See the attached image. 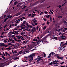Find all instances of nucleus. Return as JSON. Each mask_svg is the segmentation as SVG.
I'll list each match as a JSON object with an SVG mask.
<instances>
[{
	"label": "nucleus",
	"instance_id": "f257e3e1",
	"mask_svg": "<svg viewBox=\"0 0 67 67\" xmlns=\"http://www.w3.org/2000/svg\"><path fill=\"white\" fill-rule=\"evenodd\" d=\"M42 42L43 44H44V42H47L48 43L47 41L46 40V39L45 37L43 38L41 40V41L40 40L38 41L37 43V44H39V43H40V42Z\"/></svg>",
	"mask_w": 67,
	"mask_h": 67
},
{
	"label": "nucleus",
	"instance_id": "f03ea898",
	"mask_svg": "<svg viewBox=\"0 0 67 67\" xmlns=\"http://www.w3.org/2000/svg\"><path fill=\"white\" fill-rule=\"evenodd\" d=\"M35 56V54H32L29 56V58L30 59L29 60V63H31L33 60V57Z\"/></svg>",
	"mask_w": 67,
	"mask_h": 67
},
{
	"label": "nucleus",
	"instance_id": "7ed1b4c3",
	"mask_svg": "<svg viewBox=\"0 0 67 67\" xmlns=\"http://www.w3.org/2000/svg\"><path fill=\"white\" fill-rule=\"evenodd\" d=\"M8 42H10V43H14V41L12 39V38H11L10 39L9 38L8 41Z\"/></svg>",
	"mask_w": 67,
	"mask_h": 67
},
{
	"label": "nucleus",
	"instance_id": "20e7f679",
	"mask_svg": "<svg viewBox=\"0 0 67 67\" xmlns=\"http://www.w3.org/2000/svg\"><path fill=\"white\" fill-rule=\"evenodd\" d=\"M41 57H38V58H37V59H36L38 63H41V61H40V60H42V59H41Z\"/></svg>",
	"mask_w": 67,
	"mask_h": 67
},
{
	"label": "nucleus",
	"instance_id": "39448f33",
	"mask_svg": "<svg viewBox=\"0 0 67 67\" xmlns=\"http://www.w3.org/2000/svg\"><path fill=\"white\" fill-rule=\"evenodd\" d=\"M58 62H59V61H58V60H55L53 62V64H58V63H58Z\"/></svg>",
	"mask_w": 67,
	"mask_h": 67
},
{
	"label": "nucleus",
	"instance_id": "423d86ee",
	"mask_svg": "<svg viewBox=\"0 0 67 67\" xmlns=\"http://www.w3.org/2000/svg\"><path fill=\"white\" fill-rule=\"evenodd\" d=\"M13 47V48L14 49H16V48H18V47L16 45L14 46V44L12 45Z\"/></svg>",
	"mask_w": 67,
	"mask_h": 67
},
{
	"label": "nucleus",
	"instance_id": "0eeeda50",
	"mask_svg": "<svg viewBox=\"0 0 67 67\" xmlns=\"http://www.w3.org/2000/svg\"><path fill=\"white\" fill-rule=\"evenodd\" d=\"M26 21H23V23H22L21 24V26H25V25H24L25 24V23H26Z\"/></svg>",
	"mask_w": 67,
	"mask_h": 67
},
{
	"label": "nucleus",
	"instance_id": "6e6552de",
	"mask_svg": "<svg viewBox=\"0 0 67 67\" xmlns=\"http://www.w3.org/2000/svg\"><path fill=\"white\" fill-rule=\"evenodd\" d=\"M57 58H58V59H61V60L63 59H64V58H63V57H59L58 56H57Z\"/></svg>",
	"mask_w": 67,
	"mask_h": 67
},
{
	"label": "nucleus",
	"instance_id": "1a4fd4ad",
	"mask_svg": "<svg viewBox=\"0 0 67 67\" xmlns=\"http://www.w3.org/2000/svg\"><path fill=\"white\" fill-rule=\"evenodd\" d=\"M21 14V12H20L19 13H18L16 14H15V15L16 16H18V15H20V14Z\"/></svg>",
	"mask_w": 67,
	"mask_h": 67
},
{
	"label": "nucleus",
	"instance_id": "9d476101",
	"mask_svg": "<svg viewBox=\"0 0 67 67\" xmlns=\"http://www.w3.org/2000/svg\"><path fill=\"white\" fill-rule=\"evenodd\" d=\"M35 18H34V19H33L32 20V21L35 23H36V22H37V20H35Z\"/></svg>",
	"mask_w": 67,
	"mask_h": 67
},
{
	"label": "nucleus",
	"instance_id": "9b49d317",
	"mask_svg": "<svg viewBox=\"0 0 67 67\" xmlns=\"http://www.w3.org/2000/svg\"><path fill=\"white\" fill-rule=\"evenodd\" d=\"M20 21V19H18V20H16V21H15V22L16 23H18V24H19V21Z\"/></svg>",
	"mask_w": 67,
	"mask_h": 67
},
{
	"label": "nucleus",
	"instance_id": "f8f14e48",
	"mask_svg": "<svg viewBox=\"0 0 67 67\" xmlns=\"http://www.w3.org/2000/svg\"><path fill=\"white\" fill-rule=\"evenodd\" d=\"M9 64H10L9 62L7 63H5V64L4 65L5 66H8V65H9Z\"/></svg>",
	"mask_w": 67,
	"mask_h": 67
},
{
	"label": "nucleus",
	"instance_id": "ddd939ff",
	"mask_svg": "<svg viewBox=\"0 0 67 67\" xmlns=\"http://www.w3.org/2000/svg\"><path fill=\"white\" fill-rule=\"evenodd\" d=\"M22 26L21 25V26H20V27H21L22 30H23V29H25V27H22Z\"/></svg>",
	"mask_w": 67,
	"mask_h": 67
},
{
	"label": "nucleus",
	"instance_id": "4468645a",
	"mask_svg": "<svg viewBox=\"0 0 67 67\" xmlns=\"http://www.w3.org/2000/svg\"><path fill=\"white\" fill-rule=\"evenodd\" d=\"M9 33H11V34H14V35H15V33L13 32H11L10 31L9 32Z\"/></svg>",
	"mask_w": 67,
	"mask_h": 67
},
{
	"label": "nucleus",
	"instance_id": "2eb2a0df",
	"mask_svg": "<svg viewBox=\"0 0 67 67\" xmlns=\"http://www.w3.org/2000/svg\"><path fill=\"white\" fill-rule=\"evenodd\" d=\"M23 51L22 50L20 52H19V53H18L19 54V55H20V54H21V53H22V52Z\"/></svg>",
	"mask_w": 67,
	"mask_h": 67
},
{
	"label": "nucleus",
	"instance_id": "dca6fc26",
	"mask_svg": "<svg viewBox=\"0 0 67 67\" xmlns=\"http://www.w3.org/2000/svg\"><path fill=\"white\" fill-rule=\"evenodd\" d=\"M41 57V58H42L44 57V56L43 54H41L40 55V57Z\"/></svg>",
	"mask_w": 67,
	"mask_h": 67
},
{
	"label": "nucleus",
	"instance_id": "f3484780",
	"mask_svg": "<svg viewBox=\"0 0 67 67\" xmlns=\"http://www.w3.org/2000/svg\"><path fill=\"white\" fill-rule=\"evenodd\" d=\"M18 3V2H14V3L13 4L14 5H15L16 4Z\"/></svg>",
	"mask_w": 67,
	"mask_h": 67
},
{
	"label": "nucleus",
	"instance_id": "a211bd4d",
	"mask_svg": "<svg viewBox=\"0 0 67 67\" xmlns=\"http://www.w3.org/2000/svg\"><path fill=\"white\" fill-rule=\"evenodd\" d=\"M16 41H17V42H21V40L18 39L17 40H16Z\"/></svg>",
	"mask_w": 67,
	"mask_h": 67
},
{
	"label": "nucleus",
	"instance_id": "6ab92c4d",
	"mask_svg": "<svg viewBox=\"0 0 67 67\" xmlns=\"http://www.w3.org/2000/svg\"><path fill=\"white\" fill-rule=\"evenodd\" d=\"M7 18H9V19L11 18V17H12V16H10V15H9L8 16H7Z\"/></svg>",
	"mask_w": 67,
	"mask_h": 67
},
{
	"label": "nucleus",
	"instance_id": "aec40b11",
	"mask_svg": "<svg viewBox=\"0 0 67 67\" xmlns=\"http://www.w3.org/2000/svg\"><path fill=\"white\" fill-rule=\"evenodd\" d=\"M27 26H25V27H26V28H28L30 26V25H27Z\"/></svg>",
	"mask_w": 67,
	"mask_h": 67
},
{
	"label": "nucleus",
	"instance_id": "412c9836",
	"mask_svg": "<svg viewBox=\"0 0 67 67\" xmlns=\"http://www.w3.org/2000/svg\"><path fill=\"white\" fill-rule=\"evenodd\" d=\"M16 37L17 38H18V39H21L20 37H19V36H16Z\"/></svg>",
	"mask_w": 67,
	"mask_h": 67
},
{
	"label": "nucleus",
	"instance_id": "4be33fe9",
	"mask_svg": "<svg viewBox=\"0 0 67 67\" xmlns=\"http://www.w3.org/2000/svg\"><path fill=\"white\" fill-rule=\"evenodd\" d=\"M61 38H62V39H65V36H61Z\"/></svg>",
	"mask_w": 67,
	"mask_h": 67
},
{
	"label": "nucleus",
	"instance_id": "5701e85b",
	"mask_svg": "<svg viewBox=\"0 0 67 67\" xmlns=\"http://www.w3.org/2000/svg\"><path fill=\"white\" fill-rule=\"evenodd\" d=\"M13 31L14 32H15V34H18V32L14 31Z\"/></svg>",
	"mask_w": 67,
	"mask_h": 67
},
{
	"label": "nucleus",
	"instance_id": "b1692460",
	"mask_svg": "<svg viewBox=\"0 0 67 67\" xmlns=\"http://www.w3.org/2000/svg\"><path fill=\"white\" fill-rule=\"evenodd\" d=\"M67 44V41L66 42V43L64 44L63 45V46H64V45H65Z\"/></svg>",
	"mask_w": 67,
	"mask_h": 67
},
{
	"label": "nucleus",
	"instance_id": "393cba45",
	"mask_svg": "<svg viewBox=\"0 0 67 67\" xmlns=\"http://www.w3.org/2000/svg\"><path fill=\"white\" fill-rule=\"evenodd\" d=\"M63 23L65 24H67V23L66 22V21H64L63 22Z\"/></svg>",
	"mask_w": 67,
	"mask_h": 67
},
{
	"label": "nucleus",
	"instance_id": "a878e982",
	"mask_svg": "<svg viewBox=\"0 0 67 67\" xmlns=\"http://www.w3.org/2000/svg\"><path fill=\"white\" fill-rule=\"evenodd\" d=\"M4 45V44H3V43H0V46H3V45Z\"/></svg>",
	"mask_w": 67,
	"mask_h": 67
},
{
	"label": "nucleus",
	"instance_id": "bb28decb",
	"mask_svg": "<svg viewBox=\"0 0 67 67\" xmlns=\"http://www.w3.org/2000/svg\"><path fill=\"white\" fill-rule=\"evenodd\" d=\"M58 9H59L60 8H61L62 6H61V5H59V6H58Z\"/></svg>",
	"mask_w": 67,
	"mask_h": 67
},
{
	"label": "nucleus",
	"instance_id": "cd10ccee",
	"mask_svg": "<svg viewBox=\"0 0 67 67\" xmlns=\"http://www.w3.org/2000/svg\"><path fill=\"white\" fill-rule=\"evenodd\" d=\"M27 52H28V51H26L25 52H24V53H23V55H24V54H26V53H27Z\"/></svg>",
	"mask_w": 67,
	"mask_h": 67
},
{
	"label": "nucleus",
	"instance_id": "c85d7f7f",
	"mask_svg": "<svg viewBox=\"0 0 67 67\" xmlns=\"http://www.w3.org/2000/svg\"><path fill=\"white\" fill-rule=\"evenodd\" d=\"M16 45H17V46H20V45H21V44L18 43L16 44Z\"/></svg>",
	"mask_w": 67,
	"mask_h": 67
},
{
	"label": "nucleus",
	"instance_id": "c756f323",
	"mask_svg": "<svg viewBox=\"0 0 67 67\" xmlns=\"http://www.w3.org/2000/svg\"><path fill=\"white\" fill-rule=\"evenodd\" d=\"M64 62H60V64H61V65H62L63 64V63H64Z\"/></svg>",
	"mask_w": 67,
	"mask_h": 67
},
{
	"label": "nucleus",
	"instance_id": "7c9ffc66",
	"mask_svg": "<svg viewBox=\"0 0 67 67\" xmlns=\"http://www.w3.org/2000/svg\"><path fill=\"white\" fill-rule=\"evenodd\" d=\"M19 55V53H18L15 55V56H18V55Z\"/></svg>",
	"mask_w": 67,
	"mask_h": 67
},
{
	"label": "nucleus",
	"instance_id": "2f4dec72",
	"mask_svg": "<svg viewBox=\"0 0 67 67\" xmlns=\"http://www.w3.org/2000/svg\"><path fill=\"white\" fill-rule=\"evenodd\" d=\"M4 43H7V42H8V41H6V40H4Z\"/></svg>",
	"mask_w": 67,
	"mask_h": 67
},
{
	"label": "nucleus",
	"instance_id": "473e14b6",
	"mask_svg": "<svg viewBox=\"0 0 67 67\" xmlns=\"http://www.w3.org/2000/svg\"><path fill=\"white\" fill-rule=\"evenodd\" d=\"M19 59V57H17V58H16L15 59Z\"/></svg>",
	"mask_w": 67,
	"mask_h": 67
},
{
	"label": "nucleus",
	"instance_id": "72a5a7b5",
	"mask_svg": "<svg viewBox=\"0 0 67 67\" xmlns=\"http://www.w3.org/2000/svg\"><path fill=\"white\" fill-rule=\"evenodd\" d=\"M59 25V23H58L57 25H55V26H58V25Z\"/></svg>",
	"mask_w": 67,
	"mask_h": 67
},
{
	"label": "nucleus",
	"instance_id": "f704fd0d",
	"mask_svg": "<svg viewBox=\"0 0 67 67\" xmlns=\"http://www.w3.org/2000/svg\"><path fill=\"white\" fill-rule=\"evenodd\" d=\"M33 29L35 31H36V28L35 27H34L33 28Z\"/></svg>",
	"mask_w": 67,
	"mask_h": 67
},
{
	"label": "nucleus",
	"instance_id": "c9c22d12",
	"mask_svg": "<svg viewBox=\"0 0 67 67\" xmlns=\"http://www.w3.org/2000/svg\"><path fill=\"white\" fill-rule=\"evenodd\" d=\"M54 39L55 40H57V37L53 36Z\"/></svg>",
	"mask_w": 67,
	"mask_h": 67
},
{
	"label": "nucleus",
	"instance_id": "e433bc0d",
	"mask_svg": "<svg viewBox=\"0 0 67 67\" xmlns=\"http://www.w3.org/2000/svg\"><path fill=\"white\" fill-rule=\"evenodd\" d=\"M8 19V17H7L6 19H5L4 20V22H5V21H7V19Z\"/></svg>",
	"mask_w": 67,
	"mask_h": 67
},
{
	"label": "nucleus",
	"instance_id": "4c0bfd02",
	"mask_svg": "<svg viewBox=\"0 0 67 67\" xmlns=\"http://www.w3.org/2000/svg\"><path fill=\"white\" fill-rule=\"evenodd\" d=\"M28 30V29L27 28L26 29H23V31H26V30Z\"/></svg>",
	"mask_w": 67,
	"mask_h": 67
},
{
	"label": "nucleus",
	"instance_id": "58836bf2",
	"mask_svg": "<svg viewBox=\"0 0 67 67\" xmlns=\"http://www.w3.org/2000/svg\"><path fill=\"white\" fill-rule=\"evenodd\" d=\"M44 14V13L43 12H41V13L40 14V15H43Z\"/></svg>",
	"mask_w": 67,
	"mask_h": 67
},
{
	"label": "nucleus",
	"instance_id": "ea45409f",
	"mask_svg": "<svg viewBox=\"0 0 67 67\" xmlns=\"http://www.w3.org/2000/svg\"><path fill=\"white\" fill-rule=\"evenodd\" d=\"M3 46H5V47H8V46L5 44H4V45H3Z\"/></svg>",
	"mask_w": 67,
	"mask_h": 67
},
{
	"label": "nucleus",
	"instance_id": "a19ab883",
	"mask_svg": "<svg viewBox=\"0 0 67 67\" xmlns=\"http://www.w3.org/2000/svg\"><path fill=\"white\" fill-rule=\"evenodd\" d=\"M53 64V62H51L50 63H49V65H52V64Z\"/></svg>",
	"mask_w": 67,
	"mask_h": 67
},
{
	"label": "nucleus",
	"instance_id": "79ce46f5",
	"mask_svg": "<svg viewBox=\"0 0 67 67\" xmlns=\"http://www.w3.org/2000/svg\"><path fill=\"white\" fill-rule=\"evenodd\" d=\"M19 37H20V38H21V39H22V38H23V37L21 36H20Z\"/></svg>",
	"mask_w": 67,
	"mask_h": 67
},
{
	"label": "nucleus",
	"instance_id": "37998d69",
	"mask_svg": "<svg viewBox=\"0 0 67 67\" xmlns=\"http://www.w3.org/2000/svg\"><path fill=\"white\" fill-rule=\"evenodd\" d=\"M43 19L44 20V21H45L46 22V18H43Z\"/></svg>",
	"mask_w": 67,
	"mask_h": 67
},
{
	"label": "nucleus",
	"instance_id": "c03bdc74",
	"mask_svg": "<svg viewBox=\"0 0 67 67\" xmlns=\"http://www.w3.org/2000/svg\"><path fill=\"white\" fill-rule=\"evenodd\" d=\"M44 12L46 14H47L48 13V12L47 11H44Z\"/></svg>",
	"mask_w": 67,
	"mask_h": 67
},
{
	"label": "nucleus",
	"instance_id": "a18cd8bd",
	"mask_svg": "<svg viewBox=\"0 0 67 67\" xmlns=\"http://www.w3.org/2000/svg\"><path fill=\"white\" fill-rule=\"evenodd\" d=\"M62 33L60 32H59V33H58V35H60V34H61Z\"/></svg>",
	"mask_w": 67,
	"mask_h": 67
},
{
	"label": "nucleus",
	"instance_id": "49530a36",
	"mask_svg": "<svg viewBox=\"0 0 67 67\" xmlns=\"http://www.w3.org/2000/svg\"><path fill=\"white\" fill-rule=\"evenodd\" d=\"M8 44L9 45H12V43H8Z\"/></svg>",
	"mask_w": 67,
	"mask_h": 67
},
{
	"label": "nucleus",
	"instance_id": "de8ad7c7",
	"mask_svg": "<svg viewBox=\"0 0 67 67\" xmlns=\"http://www.w3.org/2000/svg\"><path fill=\"white\" fill-rule=\"evenodd\" d=\"M18 24H16V23H15V24L14 26H16L17 25H18Z\"/></svg>",
	"mask_w": 67,
	"mask_h": 67
},
{
	"label": "nucleus",
	"instance_id": "09e8293b",
	"mask_svg": "<svg viewBox=\"0 0 67 67\" xmlns=\"http://www.w3.org/2000/svg\"><path fill=\"white\" fill-rule=\"evenodd\" d=\"M59 52L61 53V52H62V50H59Z\"/></svg>",
	"mask_w": 67,
	"mask_h": 67
},
{
	"label": "nucleus",
	"instance_id": "8fccbe9b",
	"mask_svg": "<svg viewBox=\"0 0 67 67\" xmlns=\"http://www.w3.org/2000/svg\"><path fill=\"white\" fill-rule=\"evenodd\" d=\"M39 28V27H38V26H37V27H36L37 30H38V29Z\"/></svg>",
	"mask_w": 67,
	"mask_h": 67
},
{
	"label": "nucleus",
	"instance_id": "3c124183",
	"mask_svg": "<svg viewBox=\"0 0 67 67\" xmlns=\"http://www.w3.org/2000/svg\"><path fill=\"white\" fill-rule=\"evenodd\" d=\"M43 54H44V57H45V56H46V54L45 53H43Z\"/></svg>",
	"mask_w": 67,
	"mask_h": 67
},
{
	"label": "nucleus",
	"instance_id": "603ef678",
	"mask_svg": "<svg viewBox=\"0 0 67 67\" xmlns=\"http://www.w3.org/2000/svg\"><path fill=\"white\" fill-rule=\"evenodd\" d=\"M0 38H3V37L2 36H0Z\"/></svg>",
	"mask_w": 67,
	"mask_h": 67
},
{
	"label": "nucleus",
	"instance_id": "864d4df0",
	"mask_svg": "<svg viewBox=\"0 0 67 67\" xmlns=\"http://www.w3.org/2000/svg\"><path fill=\"white\" fill-rule=\"evenodd\" d=\"M37 24H38V23H36L34 24L35 25H37Z\"/></svg>",
	"mask_w": 67,
	"mask_h": 67
},
{
	"label": "nucleus",
	"instance_id": "5fc2aeb1",
	"mask_svg": "<svg viewBox=\"0 0 67 67\" xmlns=\"http://www.w3.org/2000/svg\"><path fill=\"white\" fill-rule=\"evenodd\" d=\"M62 49H63V48L62 47H60L59 50H62Z\"/></svg>",
	"mask_w": 67,
	"mask_h": 67
},
{
	"label": "nucleus",
	"instance_id": "6e6d98bb",
	"mask_svg": "<svg viewBox=\"0 0 67 67\" xmlns=\"http://www.w3.org/2000/svg\"><path fill=\"white\" fill-rule=\"evenodd\" d=\"M7 26V24H6L4 26V28H5V27H6Z\"/></svg>",
	"mask_w": 67,
	"mask_h": 67
},
{
	"label": "nucleus",
	"instance_id": "4d7b16f0",
	"mask_svg": "<svg viewBox=\"0 0 67 67\" xmlns=\"http://www.w3.org/2000/svg\"><path fill=\"white\" fill-rule=\"evenodd\" d=\"M2 65V64H1L0 65V67H3V66L2 65Z\"/></svg>",
	"mask_w": 67,
	"mask_h": 67
},
{
	"label": "nucleus",
	"instance_id": "13d9d810",
	"mask_svg": "<svg viewBox=\"0 0 67 67\" xmlns=\"http://www.w3.org/2000/svg\"><path fill=\"white\" fill-rule=\"evenodd\" d=\"M5 54H6V56H7V55H8V53H7V52H5Z\"/></svg>",
	"mask_w": 67,
	"mask_h": 67
},
{
	"label": "nucleus",
	"instance_id": "bf43d9fd",
	"mask_svg": "<svg viewBox=\"0 0 67 67\" xmlns=\"http://www.w3.org/2000/svg\"><path fill=\"white\" fill-rule=\"evenodd\" d=\"M50 11L51 13H52V14H53V12H52V11H51V10H50Z\"/></svg>",
	"mask_w": 67,
	"mask_h": 67
},
{
	"label": "nucleus",
	"instance_id": "052dcab7",
	"mask_svg": "<svg viewBox=\"0 0 67 67\" xmlns=\"http://www.w3.org/2000/svg\"><path fill=\"white\" fill-rule=\"evenodd\" d=\"M3 58V59H5V57H4V56L3 55L2 56Z\"/></svg>",
	"mask_w": 67,
	"mask_h": 67
},
{
	"label": "nucleus",
	"instance_id": "680f3d73",
	"mask_svg": "<svg viewBox=\"0 0 67 67\" xmlns=\"http://www.w3.org/2000/svg\"><path fill=\"white\" fill-rule=\"evenodd\" d=\"M22 62H27V61L26 60L24 61L23 60H22Z\"/></svg>",
	"mask_w": 67,
	"mask_h": 67
},
{
	"label": "nucleus",
	"instance_id": "e2e57ef3",
	"mask_svg": "<svg viewBox=\"0 0 67 67\" xmlns=\"http://www.w3.org/2000/svg\"><path fill=\"white\" fill-rule=\"evenodd\" d=\"M23 43L24 44H26V43L25 42V41H23Z\"/></svg>",
	"mask_w": 67,
	"mask_h": 67
},
{
	"label": "nucleus",
	"instance_id": "0e129e2a",
	"mask_svg": "<svg viewBox=\"0 0 67 67\" xmlns=\"http://www.w3.org/2000/svg\"><path fill=\"white\" fill-rule=\"evenodd\" d=\"M46 26H45L43 28V30H45V29L46 28Z\"/></svg>",
	"mask_w": 67,
	"mask_h": 67
},
{
	"label": "nucleus",
	"instance_id": "69168bd1",
	"mask_svg": "<svg viewBox=\"0 0 67 67\" xmlns=\"http://www.w3.org/2000/svg\"><path fill=\"white\" fill-rule=\"evenodd\" d=\"M31 27V28H32V26L29 25V27Z\"/></svg>",
	"mask_w": 67,
	"mask_h": 67
},
{
	"label": "nucleus",
	"instance_id": "338daca9",
	"mask_svg": "<svg viewBox=\"0 0 67 67\" xmlns=\"http://www.w3.org/2000/svg\"><path fill=\"white\" fill-rule=\"evenodd\" d=\"M62 30H63V28H61V29H60L59 30V31H62Z\"/></svg>",
	"mask_w": 67,
	"mask_h": 67
},
{
	"label": "nucleus",
	"instance_id": "774afa93",
	"mask_svg": "<svg viewBox=\"0 0 67 67\" xmlns=\"http://www.w3.org/2000/svg\"><path fill=\"white\" fill-rule=\"evenodd\" d=\"M15 66H17V65H14V67H16Z\"/></svg>",
	"mask_w": 67,
	"mask_h": 67
}]
</instances>
